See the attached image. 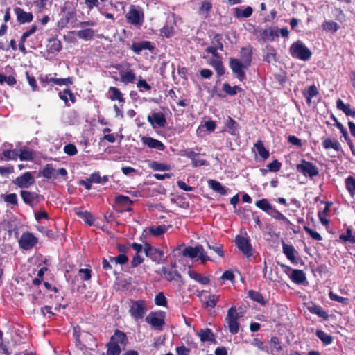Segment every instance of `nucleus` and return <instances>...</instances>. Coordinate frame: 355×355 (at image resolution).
<instances>
[{
	"label": "nucleus",
	"mask_w": 355,
	"mask_h": 355,
	"mask_svg": "<svg viewBox=\"0 0 355 355\" xmlns=\"http://www.w3.org/2000/svg\"><path fill=\"white\" fill-rule=\"evenodd\" d=\"M250 343L252 346L257 348L259 351L261 352H268V346L263 343V341L259 338H254L252 340L250 341Z\"/></svg>",
	"instance_id": "obj_40"
},
{
	"label": "nucleus",
	"mask_w": 355,
	"mask_h": 355,
	"mask_svg": "<svg viewBox=\"0 0 355 355\" xmlns=\"http://www.w3.org/2000/svg\"><path fill=\"white\" fill-rule=\"evenodd\" d=\"M109 93L110 94V99L112 101H119V103H124L125 99L123 96L121 92L115 87H110L109 88Z\"/></svg>",
	"instance_id": "obj_30"
},
{
	"label": "nucleus",
	"mask_w": 355,
	"mask_h": 355,
	"mask_svg": "<svg viewBox=\"0 0 355 355\" xmlns=\"http://www.w3.org/2000/svg\"><path fill=\"white\" fill-rule=\"evenodd\" d=\"M19 246L21 249L28 250L32 249L38 242V239L30 232H24L19 239Z\"/></svg>",
	"instance_id": "obj_8"
},
{
	"label": "nucleus",
	"mask_w": 355,
	"mask_h": 355,
	"mask_svg": "<svg viewBox=\"0 0 355 355\" xmlns=\"http://www.w3.org/2000/svg\"><path fill=\"white\" fill-rule=\"evenodd\" d=\"M345 187L352 196H355V178L347 177L345 180Z\"/></svg>",
	"instance_id": "obj_43"
},
{
	"label": "nucleus",
	"mask_w": 355,
	"mask_h": 355,
	"mask_svg": "<svg viewBox=\"0 0 355 355\" xmlns=\"http://www.w3.org/2000/svg\"><path fill=\"white\" fill-rule=\"evenodd\" d=\"M148 121L153 127H164L166 123V119L162 113H153L148 116Z\"/></svg>",
	"instance_id": "obj_17"
},
{
	"label": "nucleus",
	"mask_w": 355,
	"mask_h": 355,
	"mask_svg": "<svg viewBox=\"0 0 355 355\" xmlns=\"http://www.w3.org/2000/svg\"><path fill=\"white\" fill-rule=\"evenodd\" d=\"M182 255L191 259L198 257V259L202 263H205L210 259L209 257L207 255L202 245H197L196 247H187L182 251Z\"/></svg>",
	"instance_id": "obj_5"
},
{
	"label": "nucleus",
	"mask_w": 355,
	"mask_h": 355,
	"mask_svg": "<svg viewBox=\"0 0 355 355\" xmlns=\"http://www.w3.org/2000/svg\"><path fill=\"white\" fill-rule=\"evenodd\" d=\"M285 267L288 270L291 271V273L289 275V277L294 283L301 284L306 281V275L302 270L292 269L291 268L288 266Z\"/></svg>",
	"instance_id": "obj_16"
},
{
	"label": "nucleus",
	"mask_w": 355,
	"mask_h": 355,
	"mask_svg": "<svg viewBox=\"0 0 355 355\" xmlns=\"http://www.w3.org/2000/svg\"><path fill=\"white\" fill-rule=\"evenodd\" d=\"M174 33V28L172 26H169L166 24L164 27H162L160 30V33L162 36L166 37H170Z\"/></svg>",
	"instance_id": "obj_57"
},
{
	"label": "nucleus",
	"mask_w": 355,
	"mask_h": 355,
	"mask_svg": "<svg viewBox=\"0 0 355 355\" xmlns=\"http://www.w3.org/2000/svg\"><path fill=\"white\" fill-rule=\"evenodd\" d=\"M282 164L277 159L272 161L267 165V167L270 171L277 172L280 170Z\"/></svg>",
	"instance_id": "obj_63"
},
{
	"label": "nucleus",
	"mask_w": 355,
	"mask_h": 355,
	"mask_svg": "<svg viewBox=\"0 0 355 355\" xmlns=\"http://www.w3.org/2000/svg\"><path fill=\"white\" fill-rule=\"evenodd\" d=\"M144 252L146 257L150 258L153 261L156 262H159L163 257V253L162 251L152 247L148 243H146L144 245Z\"/></svg>",
	"instance_id": "obj_14"
},
{
	"label": "nucleus",
	"mask_w": 355,
	"mask_h": 355,
	"mask_svg": "<svg viewBox=\"0 0 355 355\" xmlns=\"http://www.w3.org/2000/svg\"><path fill=\"white\" fill-rule=\"evenodd\" d=\"M197 335L202 342L214 341L215 339L213 332L209 329H200Z\"/></svg>",
	"instance_id": "obj_28"
},
{
	"label": "nucleus",
	"mask_w": 355,
	"mask_h": 355,
	"mask_svg": "<svg viewBox=\"0 0 355 355\" xmlns=\"http://www.w3.org/2000/svg\"><path fill=\"white\" fill-rule=\"evenodd\" d=\"M137 87L139 89V92H143L144 91H148L151 89L150 85L148 84V83L145 80L141 79V77H139V79L138 80Z\"/></svg>",
	"instance_id": "obj_59"
},
{
	"label": "nucleus",
	"mask_w": 355,
	"mask_h": 355,
	"mask_svg": "<svg viewBox=\"0 0 355 355\" xmlns=\"http://www.w3.org/2000/svg\"><path fill=\"white\" fill-rule=\"evenodd\" d=\"M165 231L166 228L164 226L162 225L152 227L150 228V232L155 236H159L163 234L165 232Z\"/></svg>",
	"instance_id": "obj_61"
},
{
	"label": "nucleus",
	"mask_w": 355,
	"mask_h": 355,
	"mask_svg": "<svg viewBox=\"0 0 355 355\" xmlns=\"http://www.w3.org/2000/svg\"><path fill=\"white\" fill-rule=\"evenodd\" d=\"M297 171L305 177L311 178L317 176L319 173L318 168L313 163L302 159L301 163L296 165Z\"/></svg>",
	"instance_id": "obj_6"
},
{
	"label": "nucleus",
	"mask_w": 355,
	"mask_h": 355,
	"mask_svg": "<svg viewBox=\"0 0 355 355\" xmlns=\"http://www.w3.org/2000/svg\"><path fill=\"white\" fill-rule=\"evenodd\" d=\"M188 275L190 278L202 285H207L210 282V279L208 277L203 276L195 270H189Z\"/></svg>",
	"instance_id": "obj_25"
},
{
	"label": "nucleus",
	"mask_w": 355,
	"mask_h": 355,
	"mask_svg": "<svg viewBox=\"0 0 355 355\" xmlns=\"http://www.w3.org/2000/svg\"><path fill=\"white\" fill-rule=\"evenodd\" d=\"M253 10L252 7L247 6L245 9L236 8L235 9L236 16L239 18H248L252 15Z\"/></svg>",
	"instance_id": "obj_42"
},
{
	"label": "nucleus",
	"mask_w": 355,
	"mask_h": 355,
	"mask_svg": "<svg viewBox=\"0 0 355 355\" xmlns=\"http://www.w3.org/2000/svg\"><path fill=\"white\" fill-rule=\"evenodd\" d=\"M127 341V337L126 335L119 331L116 330L114 335L111 337L110 343L112 344H115V345L118 346H125Z\"/></svg>",
	"instance_id": "obj_19"
},
{
	"label": "nucleus",
	"mask_w": 355,
	"mask_h": 355,
	"mask_svg": "<svg viewBox=\"0 0 355 355\" xmlns=\"http://www.w3.org/2000/svg\"><path fill=\"white\" fill-rule=\"evenodd\" d=\"M35 183V178L31 173L26 172L21 176L17 177L15 184L20 188H28Z\"/></svg>",
	"instance_id": "obj_10"
},
{
	"label": "nucleus",
	"mask_w": 355,
	"mask_h": 355,
	"mask_svg": "<svg viewBox=\"0 0 355 355\" xmlns=\"http://www.w3.org/2000/svg\"><path fill=\"white\" fill-rule=\"evenodd\" d=\"M130 64L129 63H125L124 65L121 66V69L118 68L120 80L125 85L135 83L137 80L135 73L132 69H130Z\"/></svg>",
	"instance_id": "obj_7"
},
{
	"label": "nucleus",
	"mask_w": 355,
	"mask_h": 355,
	"mask_svg": "<svg viewBox=\"0 0 355 355\" xmlns=\"http://www.w3.org/2000/svg\"><path fill=\"white\" fill-rule=\"evenodd\" d=\"M211 64L215 68L217 73L219 76H221L225 73L224 67L221 61L215 59L211 61Z\"/></svg>",
	"instance_id": "obj_56"
},
{
	"label": "nucleus",
	"mask_w": 355,
	"mask_h": 355,
	"mask_svg": "<svg viewBox=\"0 0 355 355\" xmlns=\"http://www.w3.org/2000/svg\"><path fill=\"white\" fill-rule=\"evenodd\" d=\"M261 35L264 40L274 41L279 37V30L276 27H270L263 30Z\"/></svg>",
	"instance_id": "obj_20"
},
{
	"label": "nucleus",
	"mask_w": 355,
	"mask_h": 355,
	"mask_svg": "<svg viewBox=\"0 0 355 355\" xmlns=\"http://www.w3.org/2000/svg\"><path fill=\"white\" fill-rule=\"evenodd\" d=\"M43 82H46V83H53L57 85H72L73 79L72 78L68 77L66 78H58L51 77L50 76H46L45 78L43 80Z\"/></svg>",
	"instance_id": "obj_22"
},
{
	"label": "nucleus",
	"mask_w": 355,
	"mask_h": 355,
	"mask_svg": "<svg viewBox=\"0 0 355 355\" xmlns=\"http://www.w3.org/2000/svg\"><path fill=\"white\" fill-rule=\"evenodd\" d=\"M63 150L64 153L69 156H73L78 153L76 146L72 144L65 145Z\"/></svg>",
	"instance_id": "obj_60"
},
{
	"label": "nucleus",
	"mask_w": 355,
	"mask_h": 355,
	"mask_svg": "<svg viewBox=\"0 0 355 355\" xmlns=\"http://www.w3.org/2000/svg\"><path fill=\"white\" fill-rule=\"evenodd\" d=\"M282 250L288 259H289L291 261H294L295 260V250L292 245H288L286 244L285 243H283Z\"/></svg>",
	"instance_id": "obj_33"
},
{
	"label": "nucleus",
	"mask_w": 355,
	"mask_h": 355,
	"mask_svg": "<svg viewBox=\"0 0 355 355\" xmlns=\"http://www.w3.org/2000/svg\"><path fill=\"white\" fill-rule=\"evenodd\" d=\"M216 124L215 121H206V122H205L204 125H201L198 128L197 135H200L201 131L202 130V129L204 128H205L206 130L209 132H213L216 129Z\"/></svg>",
	"instance_id": "obj_48"
},
{
	"label": "nucleus",
	"mask_w": 355,
	"mask_h": 355,
	"mask_svg": "<svg viewBox=\"0 0 355 355\" xmlns=\"http://www.w3.org/2000/svg\"><path fill=\"white\" fill-rule=\"evenodd\" d=\"M150 168L155 171H164L170 170L171 167L168 164L159 163L157 162H152L150 164Z\"/></svg>",
	"instance_id": "obj_52"
},
{
	"label": "nucleus",
	"mask_w": 355,
	"mask_h": 355,
	"mask_svg": "<svg viewBox=\"0 0 355 355\" xmlns=\"http://www.w3.org/2000/svg\"><path fill=\"white\" fill-rule=\"evenodd\" d=\"M322 146L327 150L334 149L336 151H339L340 149V144L338 141L331 137L324 138L322 141Z\"/></svg>",
	"instance_id": "obj_24"
},
{
	"label": "nucleus",
	"mask_w": 355,
	"mask_h": 355,
	"mask_svg": "<svg viewBox=\"0 0 355 355\" xmlns=\"http://www.w3.org/2000/svg\"><path fill=\"white\" fill-rule=\"evenodd\" d=\"M154 49L149 41H141L132 43L131 49L137 55H139L144 50L152 51Z\"/></svg>",
	"instance_id": "obj_18"
},
{
	"label": "nucleus",
	"mask_w": 355,
	"mask_h": 355,
	"mask_svg": "<svg viewBox=\"0 0 355 355\" xmlns=\"http://www.w3.org/2000/svg\"><path fill=\"white\" fill-rule=\"evenodd\" d=\"M254 146L256 148L259 155L265 160L268 158L269 151L264 147L261 141H257Z\"/></svg>",
	"instance_id": "obj_37"
},
{
	"label": "nucleus",
	"mask_w": 355,
	"mask_h": 355,
	"mask_svg": "<svg viewBox=\"0 0 355 355\" xmlns=\"http://www.w3.org/2000/svg\"><path fill=\"white\" fill-rule=\"evenodd\" d=\"M241 60L243 63V66L245 68H248L252 60V51L248 48H243L241 51Z\"/></svg>",
	"instance_id": "obj_29"
},
{
	"label": "nucleus",
	"mask_w": 355,
	"mask_h": 355,
	"mask_svg": "<svg viewBox=\"0 0 355 355\" xmlns=\"http://www.w3.org/2000/svg\"><path fill=\"white\" fill-rule=\"evenodd\" d=\"M339 240L343 242L349 241L351 243H355V235L352 234L351 228H347L346 234H343L339 236Z\"/></svg>",
	"instance_id": "obj_45"
},
{
	"label": "nucleus",
	"mask_w": 355,
	"mask_h": 355,
	"mask_svg": "<svg viewBox=\"0 0 355 355\" xmlns=\"http://www.w3.org/2000/svg\"><path fill=\"white\" fill-rule=\"evenodd\" d=\"M155 303L157 306H166L167 300L162 292L159 293L155 297Z\"/></svg>",
	"instance_id": "obj_58"
},
{
	"label": "nucleus",
	"mask_w": 355,
	"mask_h": 355,
	"mask_svg": "<svg viewBox=\"0 0 355 355\" xmlns=\"http://www.w3.org/2000/svg\"><path fill=\"white\" fill-rule=\"evenodd\" d=\"M289 53L293 58L302 61H308L312 55L309 49L300 40H297L291 45Z\"/></svg>",
	"instance_id": "obj_1"
},
{
	"label": "nucleus",
	"mask_w": 355,
	"mask_h": 355,
	"mask_svg": "<svg viewBox=\"0 0 355 355\" xmlns=\"http://www.w3.org/2000/svg\"><path fill=\"white\" fill-rule=\"evenodd\" d=\"M340 28L339 24L337 22L333 21H325L322 24V28L327 32L336 33Z\"/></svg>",
	"instance_id": "obj_44"
},
{
	"label": "nucleus",
	"mask_w": 355,
	"mask_h": 355,
	"mask_svg": "<svg viewBox=\"0 0 355 355\" xmlns=\"http://www.w3.org/2000/svg\"><path fill=\"white\" fill-rule=\"evenodd\" d=\"M268 215L277 220L283 221L288 225H293L292 223L284 214L279 212L275 207Z\"/></svg>",
	"instance_id": "obj_34"
},
{
	"label": "nucleus",
	"mask_w": 355,
	"mask_h": 355,
	"mask_svg": "<svg viewBox=\"0 0 355 355\" xmlns=\"http://www.w3.org/2000/svg\"><path fill=\"white\" fill-rule=\"evenodd\" d=\"M59 97L64 101L66 104H67L69 100L72 103H74L76 100L74 94L69 89H65L62 92H60Z\"/></svg>",
	"instance_id": "obj_39"
},
{
	"label": "nucleus",
	"mask_w": 355,
	"mask_h": 355,
	"mask_svg": "<svg viewBox=\"0 0 355 355\" xmlns=\"http://www.w3.org/2000/svg\"><path fill=\"white\" fill-rule=\"evenodd\" d=\"M18 157L22 161H31L33 159L32 150L28 148H21L18 150Z\"/></svg>",
	"instance_id": "obj_38"
},
{
	"label": "nucleus",
	"mask_w": 355,
	"mask_h": 355,
	"mask_svg": "<svg viewBox=\"0 0 355 355\" xmlns=\"http://www.w3.org/2000/svg\"><path fill=\"white\" fill-rule=\"evenodd\" d=\"M316 336L324 345H329L332 342V337L322 330H317Z\"/></svg>",
	"instance_id": "obj_51"
},
{
	"label": "nucleus",
	"mask_w": 355,
	"mask_h": 355,
	"mask_svg": "<svg viewBox=\"0 0 355 355\" xmlns=\"http://www.w3.org/2000/svg\"><path fill=\"white\" fill-rule=\"evenodd\" d=\"M166 313L164 311H151L146 317V322L154 329L162 331L165 325Z\"/></svg>",
	"instance_id": "obj_2"
},
{
	"label": "nucleus",
	"mask_w": 355,
	"mask_h": 355,
	"mask_svg": "<svg viewBox=\"0 0 355 355\" xmlns=\"http://www.w3.org/2000/svg\"><path fill=\"white\" fill-rule=\"evenodd\" d=\"M225 127L228 129V132L230 134L232 135H236L238 133L239 125L236 121H234L231 117H228L226 123Z\"/></svg>",
	"instance_id": "obj_36"
},
{
	"label": "nucleus",
	"mask_w": 355,
	"mask_h": 355,
	"mask_svg": "<svg viewBox=\"0 0 355 355\" xmlns=\"http://www.w3.org/2000/svg\"><path fill=\"white\" fill-rule=\"evenodd\" d=\"M2 155V159L17 160L18 158L19 153L17 150H6L3 152Z\"/></svg>",
	"instance_id": "obj_47"
},
{
	"label": "nucleus",
	"mask_w": 355,
	"mask_h": 355,
	"mask_svg": "<svg viewBox=\"0 0 355 355\" xmlns=\"http://www.w3.org/2000/svg\"><path fill=\"white\" fill-rule=\"evenodd\" d=\"M76 35L80 39L89 40L94 38L95 33L94 31L91 28H86L78 31Z\"/></svg>",
	"instance_id": "obj_35"
},
{
	"label": "nucleus",
	"mask_w": 355,
	"mask_h": 355,
	"mask_svg": "<svg viewBox=\"0 0 355 355\" xmlns=\"http://www.w3.org/2000/svg\"><path fill=\"white\" fill-rule=\"evenodd\" d=\"M20 195L24 202L31 206H33V202L37 197V194L36 193L31 192L26 190H21Z\"/></svg>",
	"instance_id": "obj_26"
},
{
	"label": "nucleus",
	"mask_w": 355,
	"mask_h": 355,
	"mask_svg": "<svg viewBox=\"0 0 355 355\" xmlns=\"http://www.w3.org/2000/svg\"><path fill=\"white\" fill-rule=\"evenodd\" d=\"M147 311L148 308L145 301L137 300L133 301L131 303L129 313L132 318H133L135 320H138L142 319L145 316Z\"/></svg>",
	"instance_id": "obj_3"
},
{
	"label": "nucleus",
	"mask_w": 355,
	"mask_h": 355,
	"mask_svg": "<svg viewBox=\"0 0 355 355\" xmlns=\"http://www.w3.org/2000/svg\"><path fill=\"white\" fill-rule=\"evenodd\" d=\"M209 186L216 192L221 194L226 195L228 189L222 185L219 182L214 180H211L209 181Z\"/></svg>",
	"instance_id": "obj_31"
},
{
	"label": "nucleus",
	"mask_w": 355,
	"mask_h": 355,
	"mask_svg": "<svg viewBox=\"0 0 355 355\" xmlns=\"http://www.w3.org/2000/svg\"><path fill=\"white\" fill-rule=\"evenodd\" d=\"M255 205L261 209L262 211H265L268 214L271 211V210L273 209V206L270 203L269 200L266 198H263L259 200L256 201Z\"/></svg>",
	"instance_id": "obj_32"
},
{
	"label": "nucleus",
	"mask_w": 355,
	"mask_h": 355,
	"mask_svg": "<svg viewBox=\"0 0 355 355\" xmlns=\"http://www.w3.org/2000/svg\"><path fill=\"white\" fill-rule=\"evenodd\" d=\"M336 107L341 110L347 116L355 117V109L352 108L349 104H345L341 99L336 101Z\"/></svg>",
	"instance_id": "obj_21"
},
{
	"label": "nucleus",
	"mask_w": 355,
	"mask_h": 355,
	"mask_svg": "<svg viewBox=\"0 0 355 355\" xmlns=\"http://www.w3.org/2000/svg\"><path fill=\"white\" fill-rule=\"evenodd\" d=\"M17 19L20 24L31 22L33 19V15L31 12H25L22 8L16 7L14 8Z\"/></svg>",
	"instance_id": "obj_15"
},
{
	"label": "nucleus",
	"mask_w": 355,
	"mask_h": 355,
	"mask_svg": "<svg viewBox=\"0 0 355 355\" xmlns=\"http://www.w3.org/2000/svg\"><path fill=\"white\" fill-rule=\"evenodd\" d=\"M329 295V298L333 301H336L343 304H347L348 303L349 300L347 298L339 296L333 292H330Z\"/></svg>",
	"instance_id": "obj_62"
},
{
	"label": "nucleus",
	"mask_w": 355,
	"mask_h": 355,
	"mask_svg": "<svg viewBox=\"0 0 355 355\" xmlns=\"http://www.w3.org/2000/svg\"><path fill=\"white\" fill-rule=\"evenodd\" d=\"M230 67L232 71L236 75L239 80L242 81L245 78V74L243 70L244 67L243 63L238 59H231L230 61Z\"/></svg>",
	"instance_id": "obj_12"
},
{
	"label": "nucleus",
	"mask_w": 355,
	"mask_h": 355,
	"mask_svg": "<svg viewBox=\"0 0 355 355\" xmlns=\"http://www.w3.org/2000/svg\"><path fill=\"white\" fill-rule=\"evenodd\" d=\"M121 351L120 346L109 343L107 344V355H119Z\"/></svg>",
	"instance_id": "obj_54"
},
{
	"label": "nucleus",
	"mask_w": 355,
	"mask_h": 355,
	"mask_svg": "<svg viewBox=\"0 0 355 355\" xmlns=\"http://www.w3.org/2000/svg\"><path fill=\"white\" fill-rule=\"evenodd\" d=\"M164 278L168 281H175L180 278L181 276L179 272L174 269L163 267L162 268Z\"/></svg>",
	"instance_id": "obj_23"
},
{
	"label": "nucleus",
	"mask_w": 355,
	"mask_h": 355,
	"mask_svg": "<svg viewBox=\"0 0 355 355\" xmlns=\"http://www.w3.org/2000/svg\"><path fill=\"white\" fill-rule=\"evenodd\" d=\"M239 313L234 306L231 307L228 311L225 318V322L227 325L230 332L236 334L239 332Z\"/></svg>",
	"instance_id": "obj_4"
},
{
	"label": "nucleus",
	"mask_w": 355,
	"mask_h": 355,
	"mask_svg": "<svg viewBox=\"0 0 355 355\" xmlns=\"http://www.w3.org/2000/svg\"><path fill=\"white\" fill-rule=\"evenodd\" d=\"M75 214L85 220L88 225H92L94 223V218L92 215L87 211H83L80 208H75Z\"/></svg>",
	"instance_id": "obj_27"
},
{
	"label": "nucleus",
	"mask_w": 355,
	"mask_h": 355,
	"mask_svg": "<svg viewBox=\"0 0 355 355\" xmlns=\"http://www.w3.org/2000/svg\"><path fill=\"white\" fill-rule=\"evenodd\" d=\"M235 241L238 248L247 257L252 255V246L248 239L237 236Z\"/></svg>",
	"instance_id": "obj_11"
},
{
	"label": "nucleus",
	"mask_w": 355,
	"mask_h": 355,
	"mask_svg": "<svg viewBox=\"0 0 355 355\" xmlns=\"http://www.w3.org/2000/svg\"><path fill=\"white\" fill-rule=\"evenodd\" d=\"M126 19L128 23L135 26H141L144 22V13L141 10L131 6L126 14Z\"/></svg>",
	"instance_id": "obj_9"
},
{
	"label": "nucleus",
	"mask_w": 355,
	"mask_h": 355,
	"mask_svg": "<svg viewBox=\"0 0 355 355\" xmlns=\"http://www.w3.org/2000/svg\"><path fill=\"white\" fill-rule=\"evenodd\" d=\"M78 275L80 277L81 279L84 281H87L91 278V270L82 268L78 271Z\"/></svg>",
	"instance_id": "obj_64"
},
{
	"label": "nucleus",
	"mask_w": 355,
	"mask_h": 355,
	"mask_svg": "<svg viewBox=\"0 0 355 355\" xmlns=\"http://www.w3.org/2000/svg\"><path fill=\"white\" fill-rule=\"evenodd\" d=\"M109 260L111 263L123 265L128 261V258L124 254H120L116 257H109Z\"/></svg>",
	"instance_id": "obj_50"
},
{
	"label": "nucleus",
	"mask_w": 355,
	"mask_h": 355,
	"mask_svg": "<svg viewBox=\"0 0 355 355\" xmlns=\"http://www.w3.org/2000/svg\"><path fill=\"white\" fill-rule=\"evenodd\" d=\"M309 310L311 313L316 314L319 317L326 318L327 313L326 312L319 306L313 305L312 306L309 307Z\"/></svg>",
	"instance_id": "obj_55"
},
{
	"label": "nucleus",
	"mask_w": 355,
	"mask_h": 355,
	"mask_svg": "<svg viewBox=\"0 0 355 355\" xmlns=\"http://www.w3.org/2000/svg\"><path fill=\"white\" fill-rule=\"evenodd\" d=\"M42 175L48 179L51 178H56V170L54 169L51 165L47 164L42 171Z\"/></svg>",
	"instance_id": "obj_49"
},
{
	"label": "nucleus",
	"mask_w": 355,
	"mask_h": 355,
	"mask_svg": "<svg viewBox=\"0 0 355 355\" xmlns=\"http://www.w3.org/2000/svg\"><path fill=\"white\" fill-rule=\"evenodd\" d=\"M205 305L207 307L214 308L216 305L217 302L219 300V295L208 294L205 295Z\"/></svg>",
	"instance_id": "obj_41"
},
{
	"label": "nucleus",
	"mask_w": 355,
	"mask_h": 355,
	"mask_svg": "<svg viewBox=\"0 0 355 355\" xmlns=\"http://www.w3.org/2000/svg\"><path fill=\"white\" fill-rule=\"evenodd\" d=\"M223 89L224 92H225L227 94H228L230 96H234L237 93L242 91V89L239 86H230L228 83H225L223 85Z\"/></svg>",
	"instance_id": "obj_46"
},
{
	"label": "nucleus",
	"mask_w": 355,
	"mask_h": 355,
	"mask_svg": "<svg viewBox=\"0 0 355 355\" xmlns=\"http://www.w3.org/2000/svg\"><path fill=\"white\" fill-rule=\"evenodd\" d=\"M141 140L143 144L147 146L150 148L160 151H163L165 149V146L162 141L153 137L144 136L141 137Z\"/></svg>",
	"instance_id": "obj_13"
},
{
	"label": "nucleus",
	"mask_w": 355,
	"mask_h": 355,
	"mask_svg": "<svg viewBox=\"0 0 355 355\" xmlns=\"http://www.w3.org/2000/svg\"><path fill=\"white\" fill-rule=\"evenodd\" d=\"M248 295L250 299L252 300L261 304V305H264L266 302L263 297V296L258 292L254 291H249Z\"/></svg>",
	"instance_id": "obj_53"
}]
</instances>
